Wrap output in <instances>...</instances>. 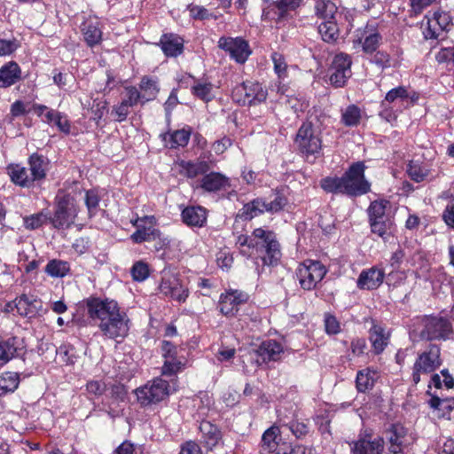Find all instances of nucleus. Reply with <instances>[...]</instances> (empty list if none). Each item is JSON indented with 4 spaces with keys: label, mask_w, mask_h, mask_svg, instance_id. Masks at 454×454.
<instances>
[{
    "label": "nucleus",
    "mask_w": 454,
    "mask_h": 454,
    "mask_svg": "<svg viewBox=\"0 0 454 454\" xmlns=\"http://www.w3.org/2000/svg\"><path fill=\"white\" fill-rule=\"evenodd\" d=\"M82 307L91 323L97 325L102 336L124 339L129 331V318L121 311L117 301L108 298L90 296L82 301Z\"/></svg>",
    "instance_id": "f257e3e1"
},
{
    "label": "nucleus",
    "mask_w": 454,
    "mask_h": 454,
    "mask_svg": "<svg viewBox=\"0 0 454 454\" xmlns=\"http://www.w3.org/2000/svg\"><path fill=\"white\" fill-rule=\"evenodd\" d=\"M236 246L241 254L261 261L263 266H277L282 257L276 233L262 227L254 229L251 235L238 236Z\"/></svg>",
    "instance_id": "f03ea898"
},
{
    "label": "nucleus",
    "mask_w": 454,
    "mask_h": 454,
    "mask_svg": "<svg viewBox=\"0 0 454 454\" xmlns=\"http://www.w3.org/2000/svg\"><path fill=\"white\" fill-rule=\"evenodd\" d=\"M452 332L451 323L442 317L426 316L419 318L412 333L420 340H445Z\"/></svg>",
    "instance_id": "7ed1b4c3"
},
{
    "label": "nucleus",
    "mask_w": 454,
    "mask_h": 454,
    "mask_svg": "<svg viewBox=\"0 0 454 454\" xmlns=\"http://www.w3.org/2000/svg\"><path fill=\"white\" fill-rule=\"evenodd\" d=\"M294 143L309 162H313L320 155L322 137L309 122H304L299 128Z\"/></svg>",
    "instance_id": "20e7f679"
},
{
    "label": "nucleus",
    "mask_w": 454,
    "mask_h": 454,
    "mask_svg": "<svg viewBox=\"0 0 454 454\" xmlns=\"http://www.w3.org/2000/svg\"><path fill=\"white\" fill-rule=\"evenodd\" d=\"M441 348L436 344L429 347L419 354L412 367L411 381L417 385L421 380V375H428L442 365Z\"/></svg>",
    "instance_id": "39448f33"
},
{
    "label": "nucleus",
    "mask_w": 454,
    "mask_h": 454,
    "mask_svg": "<svg viewBox=\"0 0 454 454\" xmlns=\"http://www.w3.org/2000/svg\"><path fill=\"white\" fill-rule=\"evenodd\" d=\"M78 215L76 200L73 196L59 191L56 196V210L52 223L56 228H69Z\"/></svg>",
    "instance_id": "423d86ee"
},
{
    "label": "nucleus",
    "mask_w": 454,
    "mask_h": 454,
    "mask_svg": "<svg viewBox=\"0 0 454 454\" xmlns=\"http://www.w3.org/2000/svg\"><path fill=\"white\" fill-rule=\"evenodd\" d=\"M365 165L362 161L353 163L343 174L344 192L350 197L366 194L371 190V184L364 176Z\"/></svg>",
    "instance_id": "0eeeda50"
},
{
    "label": "nucleus",
    "mask_w": 454,
    "mask_h": 454,
    "mask_svg": "<svg viewBox=\"0 0 454 454\" xmlns=\"http://www.w3.org/2000/svg\"><path fill=\"white\" fill-rule=\"evenodd\" d=\"M300 286L305 291L314 290L327 273V269L319 261L305 260L296 269Z\"/></svg>",
    "instance_id": "6e6552de"
},
{
    "label": "nucleus",
    "mask_w": 454,
    "mask_h": 454,
    "mask_svg": "<svg viewBox=\"0 0 454 454\" xmlns=\"http://www.w3.org/2000/svg\"><path fill=\"white\" fill-rule=\"evenodd\" d=\"M160 351L164 359L161 374L166 377H173L182 372L187 363L184 356L180 354L181 349L168 340H162Z\"/></svg>",
    "instance_id": "1a4fd4ad"
},
{
    "label": "nucleus",
    "mask_w": 454,
    "mask_h": 454,
    "mask_svg": "<svg viewBox=\"0 0 454 454\" xmlns=\"http://www.w3.org/2000/svg\"><path fill=\"white\" fill-rule=\"evenodd\" d=\"M170 393L169 384L161 378H156L136 390L139 403L146 406L164 400Z\"/></svg>",
    "instance_id": "9d476101"
},
{
    "label": "nucleus",
    "mask_w": 454,
    "mask_h": 454,
    "mask_svg": "<svg viewBox=\"0 0 454 454\" xmlns=\"http://www.w3.org/2000/svg\"><path fill=\"white\" fill-rule=\"evenodd\" d=\"M218 47L229 53L231 59L239 64H244L252 53L248 43L242 37L221 36Z\"/></svg>",
    "instance_id": "9b49d317"
},
{
    "label": "nucleus",
    "mask_w": 454,
    "mask_h": 454,
    "mask_svg": "<svg viewBox=\"0 0 454 454\" xmlns=\"http://www.w3.org/2000/svg\"><path fill=\"white\" fill-rule=\"evenodd\" d=\"M284 205L285 200L282 197H276L270 202L257 198L243 206L240 216L245 220H251L264 212H278L283 208Z\"/></svg>",
    "instance_id": "f8f14e48"
},
{
    "label": "nucleus",
    "mask_w": 454,
    "mask_h": 454,
    "mask_svg": "<svg viewBox=\"0 0 454 454\" xmlns=\"http://www.w3.org/2000/svg\"><path fill=\"white\" fill-rule=\"evenodd\" d=\"M160 292L178 302H184L189 296L188 288L176 274L164 271L160 284Z\"/></svg>",
    "instance_id": "ddd939ff"
},
{
    "label": "nucleus",
    "mask_w": 454,
    "mask_h": 454,
    "mask_svg": "<svg viewBox=\"0 0 454 454\" xmlns=\"http://www.w3.org/2000/svg\"><path fill=\"white\" fill-rule=\"evenodd\" d=\"M387 450L391 454H401L413 442V437L401 424H394L386 431Z\"/></svg>",
    "instance_id": "4468645a"
},
{
    "label": "nucleus",
    "mask_w": 454,
    "mask_h": 454,
    "mask_svg": "<svg viewBox=\"0 0 454 454\" xmlns=\"http://www.w3.org/2000/svg\"><path fill=\"white\" fill-rule=\"evenodd\" d=\"M351 59L340 52L335 55L331 66L330 82L336 88L343 87L351 76Z\"/></svg>",
    "instance_id": "2eb2a0df"
},
{
    "label": "nucleus",
    "mask_w": 454,
    "mask_h": 454,
    "mask_svg": "<svg viewBox=\"0 0 454 454\" xmlns=\"http://www.w3.org/2000/svg\"><path fill=\"white\" fill-rule=\"evenodd\" d=\"M156 223V218L153 215L137 217L132 222L133 225L137 227V231L130 237L132 241L141 244L160 238V231L155 227Z\"/></svg>",
    "instance_id": "dca6fc26"
},
{
    "label": "nucleus",
    "mask_w": 454,
    "mask_h": 454,
    "mask_svg": "<svg viewBox=\"0 0 454 454\" xmlns=\"http://www.w3.org/2000/svg\"><path fill=\"white\" fill-rule=\"evenodd\" d=\"M175 169L177 173L192 181H197V178L210 170V164L208 161L198 158L196 160H179L175 162Z\"/></svg>",
    "instance_id": "f3484780"
},
{
    "label": "nucleus",
    "mask_w": 454,
    "mask_h": 454,
    "mask_svg": "<svg viewBox=\"0 0 454 454\" xmlns=\"http://www.w3.org/2000/svg\"><path fill=\"white\" fill-rule=\"evenodd\" d=\"M196 189H201L205 192L215 193L225 191L231 187V180L228 176L220 172H207L196 181Z\"/></svg>",
    "instance_id": "a211bd4d"
},
{
    "label": "nucleus",
    "mask_w": 454,
    "mask_h": 454,
    "mask_svg": "<svg viewBox=\"0 0 454 454\" xmlns=\"http://www.w3.org/2000/svg\"><path fill=\"white\" fill-rule=\"evenodd\" d=\"M353 454H382L384 440L371 433H361L351 448Z\"/></svg>",
    "instance_id": "6ab92c4d"
},
{
    "label": "nucleus",
    "mask_w": 454,
    "mask_h": 454,
    "mask_svg": "<svg viewBox=\"0 0 454 454\" xmlns=\"http://www.w3.org/2000/svg\"><path fill=\"white\" fill-rule=\"evenodd\" d=\"M427 27L423 34L426 39H437L442 32L447 30L451 22L450 14L446 12L437 11L432 16L427 15Z\"/></svg>",
    "instance_id": "aec40b11"
},
{
    "label": "nucleus",
    "mask_w": 454,
    "mask_h": 454,
    "mask_svg": "<svg viewBox=\"0 0 454 454\" xmlns=\"http://www.w3.org/2000/svg\"><path fill=\"white\" fill-rule=\"evenodd\" d=\"M316 14L323 21L332 20L336 19H342V17L347 21L346 29L350 30L353 27L352 25V15L348 11L345 12H338L337 6L334 3L330 0H319L317 2L316 6Z\"/></svg>",
    "instance_id": "412c9836"
},
{
    "label": "nucleus",
    "mask_w": 454,
    "mask_h": 454,
    "mask_svg": "<svg viewBox=\"0 0 454 454\" xmlns=\"http://www.w3.org/2000/svg\"><path fill=\"white\" fill-rule=\"evenodd\" d=\"M385 278V271L380 266H372L368 269H364L357 279L356 286L361 290H376L383 283Z\"/></svg>",
    "instance_id": "4be33fe9"
},
{
    "label": "nucleus",
    "mask_w": 454,
    "mask_h": 454,
    "mask_svg": "<svg viewBox=\"0 0 454 454\" xmlns=\"http://www.w3.org/2000/svg\"><path fill=\"white\" fill-rule=\"evenodd\" d=\"M248 295L242 291H227L225 294H222L220 296V312L226 317L234 316L239 310V306L246 303Z\"/></svg>",
    "instance_id": "5701e85b"
},
{
    "label": "nucleus",
    "mask_w": 454,
    "mask_h": 454,
    "mask_svg": "<svg viewBox=\"0 0 454 454\" xmlns=\"http://www.w3.org/2000/svg\"><path fill=\"white\" fill-rule=\"evenodd\" d=\"M282 353L281 343L275 340H265L254 351V355L257 356L256 364L259 365L261 363L278 361L281 358Z\"/></svg>",
    "instance_id": "b1692460"
},
{
    "label": "nucleus",
    "mask_w": 454,
    "mask_h": 454,
    "mask_svg": "<svg viewBox=\"0 0 454 454\" xmlns=\"http://www.w3.org/2000/svg\"><path fill=\"white\" fill-rule=\"evenodd\" d=\"M24 346L18 337L0 339V367L16 356L24 354Z\"/></svg>",
    "instance_id": "393cba45"
},
{
    "label": "nucleus",
    "mask_w": 454,
    "mask_h": 454,
    "mask_svg": "<svg viewBox=\"0 0 454 454\" xmlns=\"http://www.w3.org/2000/svg\"><path fill=\"white\" fill-rule=\"evenodd\" d=\"M157 44L168 58H176L184 51V39L176 34H163Z\"/></svg>",
    "instance_id": "a878e982"
},
{
    "label": "nucleus",
    "mask_w": 454,
    "mask_h": 454,
    "mask_svg": "<svg viewBox=\"0 0 454 454\" xmlns=\"http://www.w3.org/2000/svg\"><path fill=\"white\" fill-rule=\"evenodd\" d=\"M280 428L273 425L262 436L260 454H275L281 440Z\"/></svg>",
    "instance_id": "bb28decb"
},
{
    "label": "nucleus",
    "mask_w": 454,
    "mask_h": 454,
    "mask_svg": "<svg viewBox=\"0 0 454 454\" xmlns=\"http://www.w3.org/2000/svg\"><path fill=\"white\" fill-rule=\"evenodd\" d=\"M389 333L380 325H373L369 331V340L375 354L384 351L389 341Z\"/></svg>",
    "instance_id": "cd10ccee"
},
{
    "label": "nucleus",
    "mask_w": 454,
    "mask_h": 454,
    "mask_svg": "<svg viewBox=\"0 0 454 454\" xmlns=\"http://www.w3.org/2000/svg\"><path fill=\"white\" fill-rule=\"evenodd\" d=\"M181 215L183 222L191 227H202L207 222V210L200 206L186 207Z\"/></svg>",
    "instance_id": "c85d7f7f"
},
{
    "label": "nucleus",
    "mask_w": 454,
    "mask_h": 454,
    "mask_svg": "<svg viewBox=\"0 0 454 454\" xmlns=\"http://www.w3.org/2000/svg\"><path fill=\"white\" fill-rule=\"evenodd\" d=\"M83 39L90 48L99 44L102 41V30L99 27V22L96 20H87L81 27Z\"/></svg>",
    "instance_id": "c756f323"
},
{
    "label": "nucleus",
    "mask_w": 454,
    "mask_h": 454,
    "mask_svg": "<svg viewBox=\"0 0 454 454\" xmlns=\"http://www.w3.org/2000/svg\"><path fill=\"white\" fill-rule=\"evenodd\" d=\"M21 78V70L14 61H10L0 67V88H8Z\"/></svg>",
    "instance_id": "7c9ffc66"
},
{
    "label": "nucleus",
    "mask_w": 454,
    "mask_h": 454,
    "mask_svg": "<svg viewBox=\"0 0 454 454\" xmlns=\"http://www.w3.org/2000/svg\"><path fill=\"white\" fill-rule=\"evenodd\" d=\"M200 430L202 442L210 450L216 446L222 438L219 428L207 420H201Z\"/></svg>",
    "instance_id": "2f4dec72"
},
{
    "label": "nucleus",
    "mask_w": 454,
    "mask_h": 454,
    "mask_svg": "<svg viewBox=\"0 0 454 454\" xmlns=\"http://www.w3.org/2000/svg\"><path fill=\"white\" fill-rule=\"evenodd\" d=\"M191 135L192 128L185 126L180 129L166 133L163 140L170 148L184 147L188 145Z\"/></svg>",
    "instance_id": "473e14b6"
},
{
    "label": "nucleus",
    "mask_w": 454,
    "mask_h": 454,
    "mask_svg": "<svg viewBox=\"0 0 454 454\" xmlns=\"http://www.w3.org/2000/svg\"><path fill=\"white\" fill-rule=\"evenodd\" d=\"M381 35L375 30L365 29L362 35L354 41L355 44H360L364 53L372 54L381 43Z\"/></svg>",
    "instance_id": "72a5a7b5"
},
{
    "label": "nucleus",
    "mask_w": 454,
    "mask_h": 454,
    "mask_svg": "<svg viewBox=\"0 0 454 454\" xmlns=\"http://www.w3.org/2000/svg\"><path fill=\"white\" fill-rule=\"evenodd\" d=\"M411 98V101H415L418 99V96L416 93H413L412 96H410L408 90L404 86H398L390 90L385 96V98L382 100L381 105L385 106L387 104L396 106L400 105V106H403L404 103Z\"/></svg>",
    "instance_id": "f704fd0d"
},
{
    "label": "nucleus",
    "mask_w": 454,
    "mask_h": 454,
    "mask_svg": "<svg viewBox=\"0 0 454 454\" xmlns=\"http://www.w3.org/2000/svg\"><path fill=\"white\" fill-rule=\"evenodd\" d=\"M338 22L343 26L341 19L322 21L318 25V33L320 34L323 41L332 43L338 40L340 35Z\"/></svg>",
    "instance_id": "c9c22d12"
},
{
    "label": "nucleus",
    "mask_w": 454,
    "mask_h": 454,
    "mask_svg": "<svg viewBox=\"0 0 454 454\" xmlns=\"http://www.w3.org/2000/svg\"><path fill=\"white\" fill-rule=\"evenodd\" d=\"M49 168L50 161L46 157L36 153L30 155V174L33 181L43 179Z\"/></svg>",
    "instance_id": "e433bc0d"
},
{
    "label": "nucleus",
    "mask_w": 454,
    "mask_h": 454,
    "mask_svg": "<svg viewBox=\"0 0 454 454\" xmlns=\"http://www.w3.org/2000/svg\"><path fill=\"white\" fill-rule=\"evenodd\" d=\"M379 378V373L376 370L366 368L357 372L356 383V388L359 392H365L372 388L374 383Z\"/></svg>",
    "instance_id": "4c0bfd02"
},
{
    "label": "nucleus",
    "mask_w": 454,
    "mask_h": 454,
    "mask_svg": "<svg viewBox=\"0 0 454 454\" xmlns=\"http://www.w3.org/2000/svg\"><path fill=\"white\" fill-rule=\"evenodd\" d=\"M139 90L145 102L156 98L160 88L156 78L151 76H143L139 82Z\"/></svg>",
    "instance_id": "58836bf2"
},
{
    "label": "nucleus",
    "mask_w": 454,
    "mask_h": 454,
    "mask_svg": "<svg viewBox=\"0 0 454 454\" xmlns=\"http://www.w3.org/2000/svg\"><path fill=\"white\" fill-rule=\"evenodd\" d=\"M340 121L347 127H356L362 119V109L356 105L351 104L341 109Z\"/></svg>",
    "instance_id": "ea45409f"
},
{
    "label": "nucleus",
    "mask_w": 454,
    "mask_h": 454,
    "mask_svg": "<svg viewBox=\"0 0 454 454\" xmlns=\"http://www.w3.org/2000/svg\"><path fill=\"white\" fill-rule=\"evenodd\" d=\"M248 88L251 90L247 92L246 105H257L266 100L267 90L261 83L248 81Z\"/></svg>",
    "instance_id": "a19ab883"
},
{
    "label": "nucleus",
    "mask_w": 454,
    "mask_h": 454,
    "mask_svg": "<svg viewBox=\"0 0 454 454\" xmlns=\"http://www.w3.org/2000/svg\"><path fill=\"white\" fill-rule=\"evenodd\" d=\"M191 90L193 96L205 102H208L213 98V84L209 82H202L196 79L192 85Z\"/></svg>",
    "instance_id": "79ce46f5"
},
{
    "label": "nucleus",
    "mask_w": 454,
    "mask_h": 454,
    "mask_svg": "<svg viewBox=\"0 0 454 454\" xmlns=\"http://www.w3.org/2000/svg\"><path fill=\"white\" fill-rule=\"evenodd\" d=\"M320 187L327 193L345 194L342 176H326L322 178Z\"/></svg>",
    "instance_id": "37998d69"
},
{
    "label": "nucleus",
    "mask_w": 454,
    "mask_h": 454,
    "mask_svg": "<svg viewBox=\"0 0 454 454\" xmlns=\"http://www.w3.org/2000/svg\"><path fill=\"white\" fill-rule=\"evenodd\" d=\"M69 270L70 265L67 262L57 259L51 260L45 267V272L52 278H63Z\"/></svg>",
    "instance_id": "c03bdc74"
},
{
    "label": "nucleus",
    "mask_w": 454,
    "mask_h": 454,
    "mask_svg": "<svg viewBox=\"0 0 454 454\" xmlns=\"http://www.w3.org/2000/svg\"><path fill=\"white\" fill-rule=\"evenodd\" d=\"M390 207V202L387 200H379L372 201L368 208L370 221L372 220H387V208Z\"/></svg>",
    "instance_id": "a18cd8bd"
},
{
    "label": "nucleus",
    "mask_w": 454,
    "mask_h": 454,
    "mask_svg": "<svg viewBox=\"0 0 454 454\" xmlns=\"http://www.w3.org/2000/svg\"><path fill=\"white\" fill-rule=\"evenodd\" d=\"M429 405L434 411H438V417H444L454 409V397L442 398L439 396H432Z\"/></svg>",
    "instance_id": "49530a36"
},
{
    "label": "nucleus",
    "mask_w": 454,
    "mask_h": 454,
    "mask_svg": "<svg viewBox=\"0 0 454 454\" xmlns=\"http://www.w3.org/2000/svg\"><path fill=\"white\" fill-rule=\"evenodd\" d=\"M11 180L20 186H26L27 181V168L20 164H9L6 168Z\"/></svg>",
    "instance_id": "de8ad7c7"
},
{
    "label": "nucleus",
    "mask_w": 454,
    "mask_h": 454,
    "mask_svg": "<svg viewBox=\"0 0 454 454\" xmlns=\"http://www.w3.org/2000/svg\"><path fill=\"white\" fill-rule=\"evenodd\" d=\"M302 0H277L273 3V6L278 10V20L286 18L287 13L295 11L301 6Z\"/></svg>",
    "instance_id": "09e8293b"
},
{
    "label": "nucleus",
    "mask_w": 454,
    "mask_h": 454,
    "mask_svg": "<svg viewBox=\"0 0 454 454\" xmlns=\"http://www.w3.org/2000/svg\"><path fill=\"white\" fill-rule=\"evenodd\" d=\"M19 385V376L15 372H6L0 376V395L14 391Z\"/></svg>",
    "instance_id": "8fccbe9b"
},
{
    "label": "nucleus",
    "mask_w": 454,
    "mask_h": 454,
    "mask_svg": "<svg viewBox=\"0 0 454 454\" xmlns=\"http://www.w3.org/2000/svg\"><path fill=\"white\" fill-rule=\"evenodd\" d=\"M194 406L197 407V417L202 420L208 416L213 404L212 398L206 393L201 394L197 399L194 400Z\"/></svg>",
    "instance_id": "3c124183"
},
{
    "label": "nucleus",
    "mask_w": 454,
    "mask_h": 454,
    "mask_svg": "<svg viewBox=\"0 0 454 454\" xmlns=\"http://www.w3.org/2000/svg\"><path fill=\"white\" fill-rule=\"evenodd\" d=\"M100 196L95 189L88 190L85 192V205L90 217L96 215L98 212Z\"/></svg>",
    "instance_id": "603ef678"
},
{
    "label": "nucleus",
    "mask_w": 454,
    "mask_h": 454,
    "mask_svg": "<svg viewBox=\"0 0 454 454\" xmlns=\"http://www.w3.org/2000/svg\"><path fill=\"white\" fill-rule=\"evenodd\" d=\"M17 310V314L26 317L28 314V298L22 294L20 298L6 304L5 312Z\"/></svg>",
    "instance_id": "864d4df0"
},
{
    "label": "nucleus",
    "mask_w": 454,
    "mask_h": 454,
    "mask_svg": "<svg viewBox=\"0 0 454 454\" xmlns=\"http://www.w3.org/2000/svg\"><path fill=\"white\" fill-rule=\"evenodd\" d=\"M372 232L377 234L383 239H387V236L391 233L392 223L389 219L387 220H372L370 221Z\"/></svg>",
    "instance_id": "5fc2aeb1"
},
{
    "label": "nucleus",
    "mask_w": 454,
    "mask_h": 454,
    "mask_svg": "<svg viewBox=\"0 0 454 454\" xmlns=\"http://www.w3.org/2000/svg\"><path fill=\"white\" fill-rule=\"evenodd\" d=\"M130 273L135 281H145L150 275L149 265L144 261H137L133 264Z\"/></svg>",
    "instance_id": "6e6d98bb"
},
{
    "label": "nucleus",
    "mask_w": 454,
    "mask_h": 454,
    "mask_svg": "<svg viewBox=\"0 0 454 454\" xmlns=\"http://www.w3.org/2000/svg\"><path fill=\"white\" fill-rule=\"evenodd\" d=\"M30 111H33L41 120L47 123L52 124L54 118V110L50 109L48 106L40 104H32L30 106Z\"/></svg>",
    "instance_id": "4d7b16f0"
},
{
    "label": "nucleus",
    "mask_w": 454,
    "mask_h": 454,
    "mask_svg": "<svg viewBox=\"0 0 454 454\" xmlns=\"http://www.w3.org/2000/svg\"><path fill=\"white\" fill-rule=\"evenodd\" d=\"M271 60L274 65V71L278 79H284L287 74V64L284 56L279 52H273L271 54Z\"/></svg>",
    "instance_id": "13d9d810"
},
{
    "label": "nucleus",
    "mask_w": 454,
    "mask_h": 454,
    "mask_svg": "<svg viewBox=\"0 0 454 454\" xmlns=\"http://www.w3.org/2000/svg\"><path fill=\"white\" fill-rule=\"evenodd\" d=\"M130 107L132 106L122 100L118 105L114 106L111 114L114 116V121L118 122L124 121L130 113Z\"/></svg>",
    "instance_id": "bf43d9fd"
},
{
    "label": "nucleus",
    "mask_w": 454,
    "mask_h": 454,
    "mask_svg": "<svg viewBox=\"0 0 454 454\" xmlns=\"http://www.w3.org/2000/svg\"><path fill=\"white\" fill-rule=\"evenodd\" d=\"M126 98L122 101L127 102L129 106H134L138 103L145 104L142 94L135 86H128L125 88Z\"/></svg>",
    "instance_id": "052dcab7"
},
{
    "label": "nucleus",
    "mask_w": 454,
    "mask_h": 454,
    "mask_svg": "<svg viewBox=\"0 0 454 454\" xmlns=\"http://www.w3.org/2000/svg\"><path fill=\"white\" fill-rule=\"evenodd\" d=\"M325 330L328 335H335L340 332V323L332 314H325L324 318Z\"/></svg>",
    "instance_id": "680f3d73"
},
{
    "label": "nucleus",
    "mask_w": 454,
    "mask_h": 454,
    "mask_svg": "<svg viewBox=\"0 0 454 454\" xmlns=\"http://www.w3.org/2000/svg\"><path fill=\"white\" fill-rule=\"evenodd\" d=\"M251 90L248 88V81L237 85L232 90V98L239 105H246L247 92Z\"/></svg>",
    "instance_id": "e2e57ef3"
},
{
    "label": "nucleus",
    "mask_w": 454,
    "mask_h": 454,
    "mask_svg": "<svg viewBox=\"0 0 454 454\" xmlns=\"http://www.w3.org/2000/svg\"><path fill=\"white\" fill-rule=\"evenodd\" d=\"M287 426L293 434L297 438H301L309 433L308 424L303 420L294 419Z\"/></svg>",
    "instance_id": "0e129e2a"
},
{
    "label": "nucleus",
    "mask_w": 454,
    "mask_h": 454,
    "mask_svg": "<svg viewBox=\"0 0 454 454\" xmlns=\"http://www.w3.org/2000/svg\"><path fill=\"white\" fill-rule=\"evenodd\" d=\"M373 53L374 54L370 60L372 64H375L381 69H385L390 67L391 58L387 52L378 51Z\"/></svg>",
    "instance_id": "69168bd1"
},
{
    "label": "nucleus",
    "mask_w": 454,
    "mask_h": 454,
    "mask_svg": "<svg viewBox=\"0 0 454 454\" xmlns=\"http://www.w3.org/2000/svg\"><path fill=\"white\" fill-rule=\"evenodd\" d=\"M59 131L63 132L64 134H69L71 130V124L69 120L67 119V116L61 114L60 112H54V118L53 121Z\"/></svg>",
    "instance_id": "338daca9"
},
{
    "label": "nucleus",
    "mask_w": 454,
    "mask_h": 454,
    "mask_svg": "<svg viewBox=\"0 0 454 454\" xmlns=\"http://www.w3.org/2000/svg\"><path fill=\"white\" fill-rule=\"evenodd\" d=\"M140 446H137L129 441L123 442L115 450V454H142Z\"/></svg>",
    "instance_id": "774afa93"
}]
</instances>
